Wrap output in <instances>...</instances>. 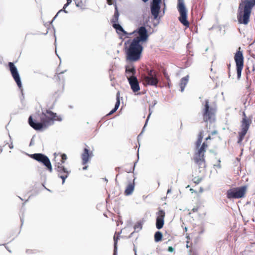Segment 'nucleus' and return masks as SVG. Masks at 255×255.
<instances>
[{
	"label": "nucleus",
	"mask_w": 255,
	"mask_h": 255,
	"mask_svg": "<svg viewBox=\"0 0 255 255\" xmlns=\"http://www.w3.org/2000/svg\"><path fill=\"white\" fill-rule=\"evenodd\" d=\"M55 169L57 172V175L58 176H61L62 172L65 173L66 174H70L71 171L68 170L66 168H65L62 163L60 162H56L55 165Z\"/></svg>",
	"instance_id": "nucleus-15"
},
{
	"label": "nucleus",
	"mask_w": 255,
	"mask_h": 255,
	"mask_svg": "<svg viewBox=\"0 0 255 255\" xmlns=\"http://www.w3.org/2000/svg\"><path fill=\"white\" fill-rule=\"evenodd\" d=\"M189 78V76L187 75V76L183 77L181 79L179 85L180 87V89H181L180 91L181 92H183L184 91V88L188 82Z\"/></svg>",
	"instance_id": "nucleus-23"
},
{
	"label": "nucleus",
	"mask_w": 255,
	"mask_h": 255,
	"mask_svg": "<svg viewBox=\"0 0 255 255\" xmlns=\"http://www.w3.org/2000/svg\"><path fill=\"white\" fill-rule=\"evenodd\" d=\"M230 67H231V64L229 63L228 64V68L229 71H230ZM229 76H230V71H229Z\"/></svg>",
	"instance_id": "nucleus-39"
},
{
	"label": "nucleus",
	"mask_w": 255,
	"mask_h": 255,
	"mask_svg": "<svg viewBox=\"0 0 255 255\" xmlns=\"http://www.w3.org/2000/svg\"><path fill=\"white\" fill-rule=\"evenodd\" d=\"M251 121L247 118H243L242 121L241 128L242 131L247 133L250 126Z\"/></svg>",
	"instance_id": "nucleus-19"
},
{
	"label": "nucleus",
	"mask_w": 255,
	"mask_h": 255,
	"mask_svg": "<svg viewBox=\"0 0 255 255\" xmlns=\"http://www.w3.org/2000/svg\"><path fill=\"white\" fill-rule=\"evenodd\" d=\"M120 105V92H118L116 95V103L115 105L114 108L110 111V112L107 115H111L114 114L116 111L118 109Z\"/></svg>",
	"instance_id": "nucleus-22"
},
{
	"label": "nucleus",
	"mask_w": 255,
	"mask_h": 255,
	"mask_svg": "<svg viewBox=\"0 0 255 255\" xmlns=\"http://www.w3.org/2000/svg\"><path fill=\"white\" fill-rule=\"evenodd\" d=\"M201 113L205 122L211 123L215 121L216 109L209 105V101L207 99L202 102Z\"/></svg>",
	"instance_id": "nucleus-5"
},
{
	"label": "nucleus",
	"mask_w": 255,
	"mask_h": 255,
	"mask_svg": "<svg viewBox=\"0 0 255 255\" xmlns=\"http://www.w3.org/2000/svg\"><path fill=\"white\" fill-rule=\"evenodd\" d=\"M105 181H107L108 180H107V179L106 178H105Z\"/></svg>",
	"instance_id": "nucleus-59"
},
{
	"label": "nucleus",
	"mask_w": 255,
	"mask_h": 255,
	"mask_svg": "<svg viewBox=\"0 0 255 255\" xmlns=\"http://www.w3.org/2000/svg\"><path fill=\"white\" fill-rule=\"evenodd\" d=\"M69 5H68V3H65L64 5V6H63V8L64 9H65L66 8L67 6H68Z\"/></svg>",
	"instance_id": "nucleus-40"
},
{
	"label": "nucleus",
	"mask_w": 255,
	"mask_h": 255,
	"mask_svg": "<svg viewBox=\"0 0 255 255\" xmlns=\"http://www.w3.org/2000/svg\"><path fill=\"white\" fill-rule=\"evenodd\" d=\"M134 186L135 185H134V182H129L128 184V186H127V188H126V190L125 191V195H127V196H128V195H131L132 193V192H133V191L134 190Z\"/></svg>",
	"instance_id": "nucleus-21"
},
{
	"label": "nucleus",
	"mask_w": 255,
	"mask_h": 255,
	"mask_svg": "<svg viewBox=\"0 0 255 255\" xmlns=\"http://www.w3.org/2000/svg\"><path fill=\"white\" fill-rule=\"evenodd\" d=\"M134 252H135V255H136V251H135V249H134Z\"/></svg>",
	"instance_id": "nucleus-57"
},
{
	"label": "nucleus",
	"mask_w": 255,
	"mask_h": 255,
	"mask_svg": "<svg viewBox=\"0 0 255 255\" xmlns=\"http://www.w3.org/2000/svg\"><path fill=\"white\" fill-rule=\"evenodd\" d=\"M143 47L142 45L132 40L128 48L127 49V58L130 61H136L140 57Z\"/></svg>",
	"instance_id": "nucleus-4"
},
{
	"label": "nucleus",
	"mask_w": 255,
	"mask_h": 255,
	"mask_svg": "<svg viewBox=\"0 0 255 255\" xmlns=\"http://www.w3.org/2000/svg\"><path fill=\"white\" fill-rule=\"evenodd\" d=\"M255 6V0H242L240 3L237 18L240 23L247 24L249 21L252 8Z\"/></svg>",
	"instance_id": "nucleus-2"
},
{
	"label": "nucleus",
	"mask_w": 255,
	"mask_h": 255,
	"mask_svg": "<svg viewBox=\"0 0 255 255\" xmlns=\"http://www.w3.org/2000/svg\"><path fill=\"white\" fill-rule=\"evenodd\" d=\"M202 179L200 178H195L194 179V182L196 183V184H198L200 183Z\"/></svg>",
	"instance_id": "nucleus-33"
},
{
	"label": "nucleus",
	"mask_w": 255,
	"mask_h": 255,
	"mask_svg": "<svg viewBox=\"0 0 255 255\" xmlns=\"http://www.w3.org/2000/svg\"><path fill=\"white\" fill-rule=\"evenodd\" d=\"M93 156L92 151H89V150L85 148L83 150V152L82 154V164L83 165L86 164L89 161V159Z\"/></svg>",
	"instance_id": "nucleus-17"
},
{
	"label": "nucleus",
	"mask_w": 255,
	"mask_h": 255,
	"mask_svg": "<svg viewBox=\"0 0 255 255\" xmlns=\"http://www.w3.org/2000/svg\"><path fill=\"white\" fill-rule=\"evenodd\" d=\"M211 139V136L210 135H209L206 138V140H208V139Z\"/></svg>",
	"instance_id": "nucleus-42"
},
{
	"label": "nucleus",
	"mask_w": 255,
	"mask_h": 255,
	"mask_svg": "<svg viewBox=\"0 0 255 255\" xmlns=\"http://www.w3.org/2000/svg\"><path fill=\"white\" fill-rule=\"evenodd\" d=\"M69 174H66L65 173L62 172L61 176H58V177L60 178L62 180V184L65 183L66 179L68 177Z\"/></svg>",
	"instance_id": "nucleus-29"
},
{
	"label": "nucleus",
	"mask_w": 255,
	"mask_h": 255,
	"mask_svg": "<svg viewBox=\"0 0 255 255\" xmlns=\"http://www.w3.org/2000/svg\"><path fill=\"white\" fill-rule=\"evenodd\" d=\"M8 66L9 67V70H10L11 74L13 79L14 80L15 82H16L18 88L22 90V89H21L22 83H21L20 76H19V74L17 71V68L14 65V64L12 62H9Z\"/></svg>",
	"instance_id": "nucleus-12"
},
{
	"label": "nucleus",
	"mask_w": 255,
	"mask_h": 255,
	"mask_svg": "<svg viewBox=\"0 0 255 255\" xmlns=\"http://www.w3.org/2000/svg\"><path fill=\"white\" fill-rule=\"evenodd\" d=\"M72 2V0H67V3H68V5H69Z\"/></svg>",
	"instance_id": "nucleus-41"
},
{
	"label": "nucleus",
	"mask_w": 255,
	"mask_h": 255,
	"mask_svg": "<svg viewBox=\"0 0 255 255\" xmlns=\"http://www.w3.org/2000/svg\"><path fill=\"white\" fill-rule=\"evenodd\" d=\"M218 167H219V168H220V167H221V166H220V164H219V165H218Z\"/></svg>",
	"instance_id": "nucleus-58"
},
{
	"label": "nucleus",
	"mask_w": 255,
	"mask_h": 255,
	"mask_svg": "<svg viewBox=\"0 0 255 255\" xmlns=\"http://www.w3.org/2000/svg\"><path fill=\"white\" fill-rule=\"evenodd\" d=\"M203 137L204 131H201L198 135V138L196 142V146L199 149L197 152L195 153L193 157V160L199 167V168H204L206 166L204 154L206 152V149L208 147V145L206 143L203 142L200 147Z\"/></svg>",
	"instance_id": "nucleus-3"
},
{
	"label": "nucleus",
	"mask_w": 255,
	"mask_h": 255,
	"mask_svg": "<svg viewBox=\"0 0 255 255\" xmlns=\"http://www.w3.org/2000/svg\"><path fill=\"white\" fill-rule=\"evenodd\" d=\"M171 191V189H168V190H167V194H169V193H170Z\"/></svg>",
	"instance_id": "nucleus-44"
},
{
	"label": "nucleus",
	"mask_w": 255,
	"mask_h": 255,
	"mask_svg": "<svg viewBox=\"0 0 255 255\" xmlns=\"http://www.w3.org/2000/svg\"><path fill=\"white\" fill-rule=\"evenodd\" d=\"M64 73V71H62L61 72H60L58 74V78H59V75L61 74H63Z\"/></svg>",
	"instance_id": "nucleus-45"
},
{
	"label": "nucleus",
	"mask_w": 255,
	"mask_h": 255,
	"mask_svg": "<svg viewBox=\"0 0 255 255\" xmlns=\"http://www.w3.org/2000/svg\"><path fill=\"white\" fill-rule=\"evenodd\" d=\"M113 27L116 30L117 32L122 35H127L128 33L126 32L123 27L119 23H114Z\"/></svg>",
	"instance_id": "nucleus-20"
},
{
	"label": "nucleus",
	"mask_w": 255,
	"mask_h": 255,
	"mask_svg": "<svg viewBox=\"0 0 255 255\" xmlns=\"http://www.w3.org/2000/svg\"><path fill=\"white\" fill-rule=\"evenodd\" d=\"M62 11H63L62 9H61L56 14V15L54 17V18H53V20H52V22L56 18V17L57 16L58 14H59V13H60V12H61Z\"/></svg>",
	"instance_id": "nucleus-36"
},
{
	"label": "nucleus",
	"mask_w": 255,
	"mask_h": 255,
	"mask_svg": "<svg viewBox=\"0 0 255 255\" xmlns=\"http://www.w3.org/2000/svg\"><path fill=\"white\" fill-rule=\"evenodd\" d=\"M62 119L60 116L56 115L50 110H46L42 112L41 117V122H37L33 120L32 117L30 116L28 118L29 125L34 129L41 130L46 129L48 127L52 125L54 121L61 122Z\"/></svg>",
	"instance_id": "nucleus-1"
},
{
	"label": "nucleus",
	"mask_w": 255,
	"mask_h": 255,
	"mask_svg": "<svg viewBox=\"0 0 255 255\" xmlns=\"http://www.w3.org/2000/svg\"><path fill=\"white\" fill-rule=\"evenodd\" d=\"M75 4H76V6L80 7L82 8V6L83 5L82 0H80V1H78V2L75 1Z\"/></svg>",
	"instance_id": "nucleus-32"
},
{
	"label": "nucleus",
	"mask_w": 255,
	"mask_h": 255,
	"mask_svg": "<svg viewBox=\"0 0 255 255\" xmlns=\"http://www.w3.org/2000/svg\"><path fill=\"white\" fill-rule=\"evenodd\" d=\"M157 72L153 70L148 72L147 75L143 77V81L146 85L157 87L159 80L157 77Z\"/></svg>",
	"instance_id": "nucleus-10"
},
{
	"label": "nucleus",
	"mask_w": 255,
	"mask_h": 255,
	"mask_svg": "<svg viewBox=\"0 0 255 255\" xmlns=\"http://www.w3.org/2000/svg\"><path fill=\"white\" fill-rule=\"evenodd\" d=\"M160 1H152L150 4V11L151 14L153 16L154 19L158 17L160 10Z\"/></svg>",
	"instance_id": "nucleus-13"
},
{
	"label": "nucleus",
	"mask_w": 255,
	"mask_h": 255,
	"mask_svg": "<svg viewBox=\"0 0 255 255\" xmlns=\"http://www.w3.org/2000/svg\"><path fill=\"white\" fill-rule=\"evenodd\" d=\"M128 80L130 85V88L133 92H136L140 90L139 83L136 77H133L132 78Z\"/></svg>",
	"instance_id": "nucleus-16"
},
{
	"label": "nucleus",
	"mask_w": 255,
	"mask_h": 255,
	"mask_svg": "<svg viewBox=\"0 0 255 255\" xmlns=\"http://www.w3.org/2000/svg\"><path fill=\"white\" fill-rule=\"evenodd\" d=\"M7 250L9 252H10V253L11 252V251L10 250Z\"/></svg>",
	"instance_id": "nucleus-62"
},
{
	"label": "nucleus",
	"mask_w": 255,
	"mask_h": 255,
	"mask_svg": "<svg viewBox=\"0 0 255 255\" xmlns=\"http://www.w3.org/2000/svg\"><path fill=\"white\" fill-rule=\"evenodd\" d=\"M179 2L178 4V9L180 13V16L178 19L180 22L185 26L189 27V23L187 20V10L184 5L183 1Z\"/></svg>",
	"instance_id": "nucleus-8"
},
{
	"label": "nucleus",
	"mask_w": 255,
	"mask_h": 255,
	"mask_svg": "<svg viewBox=\"0 0 255 255\" xmlns=\"http://www.w3.org/2000/svg\"><path fill=\"white\" fill-rule=\"evenodd\" d=\"M187 246V248H188V247H189V246H188V245H187V246Z\"/></svg>",
	"instance_id": "nucleus-61"
},
{
	"label": "nucleus",
	"mask_w": 255,
	"mask_h": 255,
	"mask_svg": "<svg viewBox=\"0 0 255 255\" xmlns=\"http://www.w3.org/2000/svg\"><path fill=\"white\" fill-rule=\"evenodd\" d=\"M247 133L244 132L243 131H240L239 132V138L238 140V143H241L243 140L244 136Z\"/></svg>",
	"instance_id": "nucleus-28"
},
{
	"label": "nucleus",
	"mask_w": 255,
	"mask_h": 255,
	"mask_svg": "<svg viewBox=\"0 0 255 255\" xmlns=\"http://www.w3.org/2000/svg\"><path fill=\"white\" fill-rule=\"evenodd\" d=\"M31 157L38 162H41L50 172H52V168L51 164L47 156L42 153H34L31 155Z\"/></svg>",
	"instance_id": "nucleus-11"
},
{
	"label": "nucleus",
	"mask_w": 255,
	"mask_h": 255,
	"mask_svg": "<svg viewBox=\"0 0 255 255\" xmlns=\"http://www.w3.org/2000/svg\"><path fill=\"white\" fill-rule=\"evenodd\" d=\"M9 148H11H11H13V145H12V144H11L10 145H9Z\"/></svg>",
	"instance_id": "nucleus-47"
},
{
	"label": "nucleus",
	"mask_w": 255,
	"mask_h": 255,
	"mask_svg": "<svg viewBox=\"0 0 255 255\" xmlns=\"http://www.w3.org/2000/svg\"><path fill=\"white\" fill-rule=\"evenodd\" d=\"M143 2H147L148 0H142Z\"/></svg>",
	"instance_id": "nucleus-50"
},
{
	"label": "nucleus",
	"mask_w": 255,
	"mask_h": 255,
	"mask_svg": "<svg viewBox=\"0 0 255 255\" xmlns=\"http://www.w3.org/2000/svg\"><path fill=\"white\" fill-rule=\"evenodd\" d=\"M163 74L164 75V77L167 79H169V76L168 75V74L165 72H163Z\"/></svg>",
	"instance_id": "nucleus-37"
},
{
	"label": "nucleus",
	"mask_w": 255,
	"mask_h": 255,
	"mask_svg": "<svg viewBox=\"0 0 255 255\" xmlns=\"http://www.w3.org/2000/svg\"><path fill=\"white\" fill-rule=\"evenodd\" d=\"M217 133V131L214 130L212 132V134L213 135V134H216Z\"/></svg>",
	"instance_id": "nucleus-43"
},
{
	"label": "nucleus",
	"mask_w": 255,
	"mask_h": 255,
	"mask_svg": "<svg viewBox=\"0 0 255 255\" xmlns=\"http://www.w3.org/2000/svg\"><path fill=\"white\" fill-rule=\"evenodd\" d=\"M156 104V103L155 102L154 104H153V106L152 107V108L154 106V105Z\"/></svg>",
	"instance_id": "nucleus-55"
},
{
	"label": "nucleus",
	"mask_w": 255,
	"mask_h": 255,
	"mask_svg": "<svg viewBox=\"0 0 255 255\" xmlns=\"http://www.w3.org/2000/svg\"><path fill=\"white\" fill-rule=\"evenodd\" d=\"M87 166H85V167H84L83 168V170H86V169H87Z\"/></svg>",
	"instance_id": "nucleus-48"
},
{
	"label": "nucleus",
	"mask_w": 255,
	"mask_h": 255,
	"mask_svg": "<svg viewBox=\"0 0 255 255\" xmlns=\"http://www.w3.org/2000/svg\"><path fill=\"white\" fill-rule=\"evenodd\" d=\"M162 238V234L159 232H156L154 234V240L156 242L160 241Z\"/></svg>",
	"instance_id": "nucleus-26"
},
{
	"label": "nucleus",
	"mask_w": 255,
	"mask_h": 255,
	"mask_svg": "<svg viewBox=\"0 0 255 255\" xmlns=\"http://www.w3.org/2000/svg\"><path fill=\"white\" fill-rule=\"evenodd\" d=\"M136 163V162H135L134 164ZM134 166H135V165H134L133 167V170H134Z\"/></svg>",
	"instance_id": "nucleus-56"
},
{
	"label": "nucleus",
	"mask_w": 255,
	"mask_h": 255,
	"mask_svg": "<svg viewBox=\"0 0 255 255\" xmlns=\"http://www.w3.org/2000/svg\"><path fill=\"white\" fill-rule=\"evenodd\" d=\"M174 249L172 247H169L168 248V251L169 252H173L174 251Z\"/></svg>",
	"instance_id": "nucleus-34"
},
{
	"label": "nucleus",
	"mask_w": 255,
	"mask_h": 255,
	"mask_svg": "<svg viewBox=\"0 0 255 255\" xmlns=\"http://www.w3.org/2000/svg\"><path fill=\"white\" fill-rule=\"evenodd\" d=\"M187 228H185V230L187 231Z\"/></svg>",
	"instance_id": "nucleus-60"
},
{
	"label": "nucleus",
	"mask_w": 255,
	"mask_h": 255,
	"mask_svg": "<svg viewBox=\"0 0 255 255\" xmlns=\"http://www.w3.org/2000/svg\"><path fill=\"white\" fill-rule=\"evenodd\" d=\"M241 48L235 54L234 59L236 62L237 77L239 79L241 78L242 71L244 67V56L243 52L240 51Z\"/></svg>",
	"instance_id": "nucleus-7"
},
{
	"label": "nucleus",
	"mask_w": 255,
	"mask_h": 255,
	"mask_svg": "<svg viewBox=\"0 0 255 255\" xmlns=\"http://www.w3.org/2000/svg\"><path fill=\"white\" fill-rule=\"evenodd\" d=\"M67 159V155L63 153L61 155V158L59 159V161L60 163L63 164L65 162V161Z\"/></svg>",
	"instance_id": "nucleus-30"
},
{
	"label": "nucleus",
	"mask_w": 255,
	"mask_h": 255,
	"mask_svg": "<svg viewBox=\"0 0 255 255\" xmlns=\"http://www.w3.org/2000/svg\"><path fill=\"white\" fill-rule=\"evenodd\" d=\"M63 11H64L65 13H67V11L65 9H64Z\"/></svg>",
	"instance_id": "nucleus-51"
},
{
	"label": "nucleus",
	"mask_w": 255,
	"mask_h": 255,
	"mask_svg": "<svg viewBox=\"0 0 255 255\" xmlns=\"http://www.w3.org/2000/svg\"><path fill=\"white\" fill-rule=\"evenodd\" d=\"M152 1H160V2H161V0H152Z\"/></svg>",
	"instance_id": "nucleus-46"
},
{
	"label": "nucleus",
	"mask_w": 255,
	"mask_h": 255,
	"mask_svg": "<svg viewBox=\"0 0 255 255\" xmlns=\"http://www.w3.org/2000/svg\"><path fill=\"white\" fill-rule=\"evenodd\" d=\"M243 116H244V118H245V117H247L246 116V114L245 113V112L243 113Z\"/></svg>",
	"instance_id": "nucleus-49"
},
{
	"label": "nucleus",
	"mask_w": 255,
	"mask_h": 255,
	"mask_svg": "<svg viewBox=\"0 0 255 255\" xmlns=\"http://www.w3.org/2000/svg\"><path fill=\"white\" fill-rule=\"evenodd\" d=\"M119 238L118 237H116L114 236V254L113 255H117V243H118V240Z\"/></svg>",
	"instance_id": "nucleus-27"
},
{
	"label": "nucleus",
	"mask_w": 255,
	"mask_h": 255,
	"mask_svg": "<svg viewBox=\"0 0 255 255\" xmlns=\"http://www.w3.org/2000/svg\"><path fill=\"white\" fill-rule=\"evenodd\" d=\"M107 3L109 5H112V0H107Z\"/></svg>",
	"instance_id": "nucleus-38"
},
{
	"label": "nucleus",
	"mask_w": 255,
	"mask_h": 255,
	"mask_svg": "<svg viewBox=\"0 0 255 255\" xmlns=\"http://www.w3.org/2000/svg\"><path fill=\"white\" fill-rule=\"evenodd\" d=\"M119 12L118 10V8L117 5L115 6V11L114 14V16L111 19V22L112 23L113 25H114V23H118V20L119 17Z\"/></svg>",
	"instance_id": "nucleus-24"
},
{
	"label": "nucleus",
	"mask_w": 255,
	"mask_h": 255,
	"mask_svg": "<svg viewBox=\"0 0 255 255\" xmlns=\"http://www.w3.org/2000/svg\"><path fill=\"white\" fill-rule=\"evenodd\" d=\"M119 169H120V168H119V167H117V168H116V170H119Z\"/></svg>",
	"instance_id": "nucleus-53"
},
{
	"label": "nucleus",
	"mask_w": 255,
	"mask_h": 255,
	"mask_svg": "<svg viewBox=\"0 0 255 255\" xmlns=\"http://www.w3.org/2000/svg\"><path fill=\"white\" fill-rule=\"evenodd\" d=\"M149 115H148V117H147V119H146V120L145 124V125H144V127H143V128H142V130H143L144 129V128H145V126H146V124H147V122H148V120H149V117H150V116L151 115V113H152V111H151V108H149ZM142 132H141L140 133V134L138 135V136H139V135L142 133Z\"/></svg>",
	"instance_id": "nucleus-31"
},
{
	"label": "nucleus",
	"mask_w": 255,
	"mask_h": 255,
	"mask_svg": "<svg viewBox=\"0 0 255 255\" xmlns=\"http://www.w3.org/2000/svg\"><path fill=\"white\" fill-rule=\"evenodd\" d=\"M21 223H22H22H23V220L22 218H21Z\"/></svg>",
	"instance_id": "nucleus-52"
},
{
	"label": "nucleus",
	"mask_w": 255,
	"mask_h": 255,
	"mask_svg": "<svg viewBox=\"0 0 255 255\" xmlns=\"http://www.w3.org/2000/svg\"><path fill=\"white\" fill-rule=\"evenodd\" d=\"M143 220H140L138 221L134 226V231L136 232H138L139 231H140L142 228V225L143 224Z\"/></svg>",
	"instance_id": "nucleus-25"
},
{
	"label": "nucleus",
	"mask_w": 255,
	"mask_h": 255,
	"mask_svg": "<svg viewBox=\"0 0 255 255\" xmlns=\"http://www.w3.org/2000/svg\"><path fill=\"white\" fill-rule=\"evenodd\" d=\"M135 69L133 66H127L126 67V75L128 80L135 77Z\"/></svg>",
	"instance_id": "nucleus-18"
},
{
	"label": "nucleus",
	"mask_w": 255,
	"mask_h": 255,
	"mask_svg": "<svg viewBox=\"0 0 255 255\" xmlns=\"http://www.w3.org/2000/svg\"><path fill=\"white\" fill-rule=\"evenodd\" d=\"M247 190L246 186H242L227 191V196L229 199H238L243 197Z\"/></svg>",
	"instance_id": "nucleus-9"
},
{
	"label": "nucleus",
	"mask_w": 255,
	"mask_h": 255,
	"mask_svg": "<svg viewBox=\"0 0 255 255\" xmlns=\"http://www.w3.org/2000/svg\"><path fill=\"white\" fill-rule=\"evenodd\" d=\"M34 144V137H33L31 139V141H30V144H29V145L30 146H31L32 145Z\"/></svg>",
	"instance_id": "nucleus-35"
},
{
	"label": "nucleus",
	"mask_w": 255,
	"mask_h": 255,
	"mask_svg": "<svg viewBox=\"0 0 255 255\" xmlns=\"http://www.w3.org/2000/svg\"><path fill=\"white\" fill-rule=\"evenodd\" d=\"M133 34H138V36L134 38L132 40L140 43L146 42L148 38V34L146 28L144 26H141L136 28L133 32Z\"/></svg>",
	"instance_id": "nucleus-6"
},
{
	"label": "nucleus",
	"mask_w": 255,
	"mask_h": 255,
	"mask_svg": "<svg viewBox=\"0 0 255 255\" xmlns=\"http://www.w3.org/2000/svg\"><path fill=\"white\" fill-rule=\"evenodd\" d=\"M157 217L156 219V227L157 229L162 228L164 223L165 212L163 210H160L157 213Z\"/></svg>",
	"instance_id": "nucleus-14"
},
{
	"label": "nucleus",
	"mask_w": 255,
	"mask_h": 255,
	"mask_svg": "<svg viewBox=\"0 0 255 255\" xmlns=\"http://www.w3.org/2000/svg\"><path fill=\"white\" fill-rule=\"evenodd\" d=\"M2 148H0V152H2Z\"/></svg>",
	"instance_id": "nucleus-54"
}]
</instances>
